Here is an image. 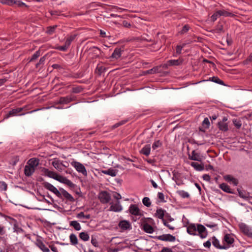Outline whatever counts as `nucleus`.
I'll return each instance as SVG.
<instances>
[{
    "label": "nucleus",
    "mask_w": 252,
    "mask_h": 252,
    "mask_svg": "<svg viewBox=\"0 0 252 252\" xmlns=\"http://www.w3.org/2000/svg\"><path fill=\"white\" fill-rule=\"evenodd\" d=\"M190 165L197 171H202L204 168L203 165H202L197 162H192L190 163Z\"/></svg>",
    "instance_id": "obj_34"
},
{
    "label": "nucleus",
    "mask_w": 252,
    "mask_h": 252,
    "mask_svg": "<svg viewBox=\"0 0 252 252\" xmlns=\"http://www.w3.org/2000/svg\"><path fill=\"white\" fill-rule=\"evenodd\" d=\"M202 125L205 126V127H207V128H208L209 126H210V122H209V120L208 119V118H205L203 122H202Z\"/></svg>",
    "instance_id": "obj_59"
},
{
    "label": "nucleus",
    "mask_w": 252,
    "mask_h": 252,
    "mask_svg": "<svg viewBox=\"0 0 252 252\" xmlns=\"http://www.w3.org/2000/svg\"><path fill=\"white\" fill-rule=\"evenodd\" d=\"M165 212L166 211L162 208H158L157 209L155 215L156 217L161 220L163 221V220H165L164 219V216H165Z\"/></svg>",
    "instance_id": "obj_22"
},
{
    "label": "nucleus",
    "mask_w": 252,
    "mask_h": 252,
    "mask_svg": "<svg viewBox=\"0 0 252 252\" xmlns=\"http://www.w3.org/2000/svg\"><path fill=\"white\" fill-rule=\"evenodd\" d=\"M224 179L227 181V182H230L231 181H232V180L233 179H234L235 178L233 177L231 175H226L224 176Z\"/></svg>",
    "instance_id": "obj_61"
},
{
    "label": "nucleus",
    "mask_w": 252,
    "mask_h": 252,
    "mask_svg": "<svg viewBox=\"0 0 252 252\" xmlns=\"http://www.w3.org/2000/svg\"><path fill=\"white\" fill-rule=\"evenodd\" d=\"M161 252H173L171 249L167 248V247H163Z\"/></svg>",
    "instance_id": "obj_64"
},
{
    "label": "nucleus",
    "mask_w": 252,
    "mask_h": 252,
    "mask_svg": "<svg viewBox=\"0 0 252 252\" xmlns=\"http://www.w3.org/2000/svg\"><path fill=\"white\" fill-rule=\"evenodd\" d=\"M98 198L101 203L107 204L111 200V195L106 191H101L98 194Z\"/></svg>",
    "instance_id": "obj_4"
},
{
    "label": "nucleus",
    "mask_w": 252,
    "mask_h": 252,
    "mask_svg": "<svg viewBox=\"0 0 252 252\" xmlns=\"http://www.w3.org/2000/svg\"><path fill=\"white\" fill-rule=\"evenodd\" d=\"M76 96L70 94L65 96L60 97L57 101L56 103L58 104H67L69 103L75 101Z\"/></svg>",
    "instance_id": "obj_2"
},
{
    "label": "nucleus",
    "mask_w": 252,
    "mask_h": 252,
    "mask_svg": "<svg viewBox=\"0 0 252 252\" xmlns=\"http://www.w3.org/2000/svg\"><path fill=\"white\" fill-rule=\"evenodd\" d=\"M189 158L192 160L201 161L202 160V157L200 153H196L195 150H193L191 154H189Z\"/></svg>",
    "instance_id": "obj_11"
},
{
    "label": "nucleus",
    "mask_w": 252,
    "mask_h": 252,
    "mask_svg": "<svg viewBox=\"0 0 252 252\" xmlns=\"http://www.w3.org/2000/svg\"><path fill=\"white\" fill-rule=\"evenodd\" d=\"M223 242L225 245H227V246L230 247V245L234 243V239L232 235L229 234H226L224 237Z\"/></svg>",
    "instance_id": "obj_17"
},
{
    "label": "nucleus",
    "mask_w": 252,
    "mask_h": 252,
    "mask_svg": "<svg viewBox=\"0 0 252 252\" xmlns=\"http://www.w3.org/2000/svg\"><path fill=\"white\" fill-rule=\"evenodd\" d=\"M40 55V52L39 50H38L36 51L33 55L32 56L30 62H32L34 60H36L37 58H38Z\"/></svg>",
    "instance_id": "obj_51"
},
{
    "label": "nucleus",
    "mask_w": 252,
    "mask_h": 252,
    "mask_svg": "<svg viewBox=\"0 0 252 252\" xmlns=\"http://www.w3.org/2000/svg\"><path fill=\"white\" fill-rule=\"evenodd\" d=\"M44 187L54 193L57 197L61 198V193L60 191L53 185L48 182H45L43 184Z\"/></svg>",
    "instance_id": "obj_7"
},
{
    "label": "nucleus",
    "mask_w": 252,
    "mask_h": 252,
    "mask_svg": "<svg viewBox=\"0 0 252 252\" xmlns=\"http://www.w3.org/2000/svg\"><path fill=\"white\" fill-rule=\"evenodd\" d=\"M59 182L65 184L71 188H73L75 186V185L71 181L62 176Z\"/></svg>",
    "instance_id": "obj_29"
},
{
    "label": "nucleus",
    "mask_w": 252,
    "mask_h": 252,
    "mask_svg": "<svg viewBox=\"0 0 252 252\" xmlns=\"http://www.w3.org/2000/svg\"><path fill=\"white\" fill-rule=\"evenodd\" d=\"M39 159L37 158H30L27 162V164L33 167L35 169L36 167L39 164Z\"/></svg>",
    "instance_id": "obj_18"
},
{
    "label": "nucleus",
    "mask_w": 252,
    "mask_h": 252,
    "mask_svg": "<svg viewBox=\"0 0 252 252\" xmlns=\"http://www.w3.org/2000/svg\"><path fill=\"white\" fill-rule=\"evenodd\" d=\"M68 48L69 47L65 44H64V45L58 46L56 47V49L62 51H66Z\"/></svg>",
    "instance_id": "obj_58"
},
{
    "label": "nucleus",
    "mask_w": 252,
    "mask_h": 252,
    "mask_svg": "<svg viewBox=\"0 0 252 252\" xmlns=\"http://www.w3.org/2000/svg\"><path fill=\"white\" fill-rule=\"evenodd\" d=\"M189 29H190V27L188 25H185L182 28V29L179 32V33L180 34H184L187 33L189 31Z\"/></svg>",
    "instance_id": "obj_50"
},
{
    "label": "nucleus",
    "mask_w": 252,
    "mask_h": 252,
    "mask_svg": "<svg viewBox=\"0 0 252 252\" xmlns=\"http://www.w3.org/2000/svg\"><path fill=\"white\" fill-rule=\"evenodd\" d=\"M56 28H57V26H54L52 27H47L46 33L50 35L52 34L53 33L55 32Z\"/></svg>",
    "instance_id": "obj_48"
},
{
    "label": "nucleus",
    "mask_w": 252,
    "mask_h": 252,
    "mask_svg": "<svg viewBox=\"0 0 252 252\" xmlns=\"http://www.w3.org/2000/svg\"><path fill=\"white\" fill-rule=\"evenodd\" d=\"M151 152V146L149 144L146 145L144 146L141 150L140 151V153L146 156H148Z\"/></svg>",
    "instance_id": "obj_27"
},
{
    "label": "nucleus",
    "mask_w": 252,
    "mask_h": 252,
    "mask_svg": "<svg viewBox=\"0 0 252 252\" xmlns=\"http://www.w3.org/2000/svg\"><path fill=\"white\" fill-rule=\"evenodd\" d=\"M35 169L33 167H31L28 165L25 166L24 168V174L27 177L31 176L33 173L35 172Z\"/></svg>",
    "instance_id": "obj_20"
},
{
    "label": "nucleus",
    "mask_w": 252,
    "mask_h": 252,
    "mask_svg": "<svg viewBox=\"0 0 252 252\" xmlns=\"http://www.w3.org/2000/svg\"><path fill=\"white\" fill-rule=\"evenodd\" d=\"M91 243L95 247H98V243L97 239L93 236H92Z\"/></svg>",
    "instance_id": "obj_57"
},
{
    "label": "nucleus",
    "mask_w": 252,
    "mask_h": 252,
    "mask_svg": "<svg viewBox=\"0 0 252 252\" xmlns=\"http://www.w3.org/2000/svg\"><path fill=\"white\" fill-rule=\"evenodd\" d=\"M220 188L224 192L227 193H232L229 187L225 183H222L220 185Z\"/></svg>",
    "instance_id": "obj_37"
},
{
    "label": "nucleus",
    "mask_w": 252,
    "mask_h": 252,
    "mask_svg": "<svg viewBox=\"0 0 252 252\" xmlns=\"http://www.w3.org/2000/svg\"><path fill=\"white\" fill-rule=\"evenodd\" d=\"M214 33H220V32H223V25L219 22L217 25L215 27V29L213 30Z\"/></svg>",
    "instance_id": "obj_30"
},
{
    "label": "nucleus",
    "mask_w": 252,
    "mask_h": 252,
    "mask_svg": "<svg viewBox=\"0 0 252 252\" xmlns=\"http://www.w3.org/2000/svg\"><path fill=\"white\" fill-rule=\"evenodd\" d=\"M79 238L84 241H87L89 240L90 237L88 233L82 232L79 235Z\"/></svg>",
    "instance_id": "obj_40"
},
{
    "label": "nucleus",
    "mask_w": 252,
    "mask_h": 252,
    "mask_svg": "<svg viewBox=\"0 0 252 252\" xmlns=\"http://www.w3.org/2000/svg\"><path fill=\"white\" fill-rule=\"evenodd\" d=\"M196 229L198 233V235L201 239H204L207 237L208 232L204 225L200 224H197Z\"/></svg>",
    "instance_id": "obj_9"
},
{
    "label": "nucleus",
    "mask_w": 252,
    "mask_h": 252,
    "mask_svg": "<svg viewBox=\"0 0 252 252\" xmlns=\"http://www.w3.org/2000/svg\"><path fill=\"white\" fill-rule=\"evenodd\" d=\"M52 165L59 172H62L63 170L62 165V161L58 158L54 159Z\"/></svg>",
    "instance_id": "obj_15"
},
{
    "label": "nucleus",
    "mask_w": 252,
    "mask_h": 252,
    "mask_svg": "<svg viewBox=\"0 0 252 252\" xmlns=\"http://www.w3.org/2000/svg\"><path fill=\"white\" fill-rule=\"evenodd\" d=\"M233 123L237 128L239 129L241 127L242 123L241 121L234 119L233 120Z\"/></svg>",
    "instance_id": "obj_54"
},
{
    "label": "nucleus",
    "mask_w": 252,
    "mask_h": 252,
    "mask_svg": "<svg viewBox=\"0 0 252 252\" xmlns=\"http://www.w3.org/2000/svg\"><path fill=\"white\" fill-rule=\"evenodd\" d=\"M219 11L220 12V13H219V14H220V16H223L224 17H233L235 16L234 14H233L231 12H229L226 11L224 9L220 10Z\"/></svg>",
    "instance_id": "obj_33"
},
{
    "label": "nucleus",
    "mask_w": 252,
    "mask_h": 252,
    "mask_svg": "<svg viewBox=\"0 0 252 252\" xmlns=\"http://www.w3.org/2000/svg\"><path fill=\"white\" fill-rule=\"evenodd\" d=\"M7 188V184L4 182L0 181V191H5Z\"/></svg>",
    "instance_id": "obj_52"
},
{
    "label": "nucleus",
    "mask_w": 252,
    "mask_h": 252,
    "mask_svg": "<svg viewBox=\"0 0 252 252\" xmlns=\"http://www.w3.org/2000/svg\"><path fill=\"white\" fill-rule=\"evenodd\" d=\"M160 67V66H156L151 69L146 70L145 71L144 74L159 73L160 72V71L159 70Z\"/></svg>",
    "instance_id": "obj_36"
},
{
    "label": "nucleus",
    "mask_w": 252,
    "mask_h": 252,
    "mask_svg": "<svg viewBox=\"0 0 252 252\" xmlns=\"http://www.w3.org/2000/svg\"><path fill=\"white\" fill-rule=\"evenodd\" d=\"M122 51L121 48H115L110 58L115 59H119L121 56Z\"/></svg>",
    "instance_id": "obj_26"
},
{
    "label": "nucleus",
    "mask_w": 252,
    "mask_h": 252,
    "mask_svg": "<svg viewBox=\"0 0 252 252\" xmlns=\"http://www.w3.org/2000/svg\"><path fill=\"white\" fill-rule=\"evenodd\" d=\"M129 211L130 213L134 216H140L141 213L140 209L136 205L132 204L129 207Z\"/></svg>",
    "instance_id": "obj_14"
},
{
    "label": "nucleus",
    "mask_w": 252,
    "mask_h": 252,
    "mask_svg": "<svg viewBox=\"0 0 252 252\" xmlns=\"http://www.w3.org/2000/svg\"><path fill=\"white\" fill-rule=\"evenodd\" d=\"M143 204L146 207H149L151 205V202L150 199L148 197H145L142 199Z\"/></svg>",
    "instance_id": "obj_45"
},
{
    "label": "nucleus",
    "mask_w": 252,
    "mask_h": 252,
    "mask_svg": "<svg viewBox=\"0 0 252 252\" xmlns=\"http://www.w3.org/2000/svg\"><path fill=\"white\" fill-rule=\"evenodd\" d=\"M101 172L104 174L110 175L112 177H115L118 173V170L112 168H110L108 170H102Z\"/></svg>",
    "instance_id": "obj_25"
},
{
    "label": "nucleus",
    "mask_w": 252,
    "mask_h": 252,
    "mask_svg": "<svg viewBox=\"0 0 252 252\" xmlns=\"http://www.w3.org/2000/svg\"><path fill=\"white\" fill-rule=\"evenodd\" d=\"M111 206L109 209V211H113L115 212H121L123 207L120 204V202L118 201L116 203H113L112 202L110 203Z\"/></svg>",
    "instance_id": "obj_10"
},
{
    "label": "nucleus",
    "mask_w": 252,
    "mask_h": 252,
    "mask_svg": "<svg viewBox=\"0 0 252 252\" xmlns=\"http://www.w3.org/2000/svg\"><path fill=\"white\" fill-rule=\"evenodd\" d=\"M42 171L43 172L45 175L47 176L50 178H53L59 182L60 180V179L62 176L61 175L58 174L56 172L50 171L48 169L46 168H43L42 169Z\"/></svg>",
    "instance_id": "obj_8"
},
{
    "label": "nucleus",
    "mask_w": 252,
    "mask_h": 252,
    "mask_svg": "<svg viewBox=\"0 0 252 252\" xmlns=\"http://www.w3.org/2000/svg\"><path fill=\"white\" fill-rule=\"evenodd\" d=\"M69 224L71 226L73 227V228L76 230L78 231L81 229V227L80 223L76 220L71 221L69 223Z\"/></svg>",
    "instance_id": "obj_35"
},
{
    "label": "nucleus",
    "mask_w": 252,
    "mask_h": 252,
    "mask_svg": "<svg viewBox=\"0 0 252 252\" xmlns=\"http://www.w3.org/2000/svg\"><path fill=\"white\" fill-rule=\"evenodd\" d=\"M83 90V88L80 86H72V90L71 92L72 93L78 94L81 92Z\"/></svg>",
    "instance_id": "obj_39"
},
{
    "label": "nucleus",
    "mask_w": 252,
    "mask_h": 252,
    "mask_svg": "<svg viewBox=\"0 0 252 252\" xmlns=\"http://www.w3.org/2000/svg\"><path fill=\"white\" fill-rule=\"evenodd\" d=\"M219 13H220V12L218 10L212 15L211 18L212 21H215L217 19L218 17L220 16Z\"/></svg>",
    "instance_id": "obj_55"
},
{
    "label": "nucleus",
    "mask_w": 252,
    "mask_h": 252,
    "mask_svg": "<svg viewBox=\"0 0 252 252\" xmlns=\"http://www.w3.org/2000/svg\"><path fill=\"white\" fill-rule=\"evenodd\" d=\"M23 108L21 107H17L14 109H12L10 111H9V112L6 114L4 116V119H7L11 117H14L16 116H21L24 115L25 114V113H21H21L23 110Z\"/></svg>",
    "instance_id": "obj_6"
},
{
    "label": "nucleus",
    "mask_w": 252,
    "mask_h": 252,
    "mask_svg": "<svg viewBox=\"0 0 252 252\" xmlns=\"http://www.w3.org/2000/svg\"><path fill=\"white\" fill-rule=\"evenodd\" d=\"M212 244L217 249H227L229 248V246H227L225 245V244H223V245H220V244L219 241L216 238V237L213 236L212 238Z\"/></svg>",
    "instance_id": "obj_12"
},
{
    "label": "nucleus",
    "mask_w": 252,
    "mask_h": 252,
    "mask_svg": "<svg viewBox=\"0 0 252 252\" xmlns=\"http://www.w3.org/2000/svg\"><path fill=\"white\" fill-rule=\"evenodd\" d=\"M122 25L124 27L126 28H130L131 27V24L126 20L123 21Z\"/></svg>",
    "instance_id": "obj_60"
},
{
    "label": "nucleus",
    "mask_w": 252,
    "mask_h": 252,
    "mask_svg": "<svg viewBox=\"0 0 252 252\" xmlns=\"http://www.w3.org/2000/svg\"><path fill=\"white\" fill-rule=\"evenodd\" d=\"M178 194L182 198H189V194L183 190H180L177 191Z\"/></svg>",
    "instance_id": "obj_43"
},
{
    "label": "nucleus",
    "mask_w": 252,
    "mask_h": 252,
    "mask_svg": "<svg viewBox=\"0 0 252 252\" xmlns=\"http://www.w3.org/2000/svg\"><path fill=\"white\" fill-rule=\"evenodd\" d=\"M203 246L204 247L209 249L211 246V241L209 240L206 241V242L204 243Z\"/></svg>",
    "instance_id": "obj_63"
},
{
    "label": "nucleus",
    "mask_w": 252,
    "mask_h": 252,
    "mask_svg": "<svg viewBox=\"0 0 252 252\" xmlns=\"http://www.w3.org/2000/svg\"><path fill=\"white\" fill-rule=\"evenodd\" d=\"M76 35L75 34L71 35L67 37L65 44L69 47L71 42L74 40Z\"/></svg>",
    "instance_id": "obj_38"
},
{
    "label": "nucleus",
    "mask_w": 252,
    "mask_h": 252,
    "mask_svg": "<svg viewBox=\"0 0 252 252\" xmlns=\"http://www.w3.org/2000/svg\"><path fill=\"white\" fill-rule=\"evenodd\" d=\"M142 229L147 233H153L154 232V228L148 222H144L142 226Z\"/></svg>",
    "instance_id": "obj_19"
},
{
    "label": "nucleus",
    "mask_w": 252,
    "mask_h": 252,
    "mask_svg": "<svg viewBox=\"0 0 252 252\" xmlns=\"http://www.w3.org/2000/svg\"><path fill=\"white\" fill-rule=\"evenodd\" d=\"M36 245L43 252H50L49 249L41 241H38Z\"/></svg>",
    "instance_id": "obj_31"
},
{
    "label": "nucleus",
    "mask_w": 252,
    "mask_h": 252,
    "mask_svg": "<svg viewBox=\"0 0 252 252\" xmlns=\"http://www.w3.org/2000/svg\"><path fill=\"white\" fill-rule=\"evenodd\" d=\"M150 237L155 239H158L159 240L165 242H175L176 240L175 236L170 234H165L161 235L156 236H151Z\"/></svg>",
    "instance_id": "obj_1"
},
{
    "label": "nucleus",
    "mask_w": 252,
    "mask_h": 252,
    "mask_svg": "<svg viewBox=\"0 0 252 252\" xmlns=\"http://www.w3.org/2000/svg\"><path fill=\"white\" fill-rule=\"evenodd\" d=\"M12 223H13V232H16L17 234L19 233H24V230L20 227H19L17 221L15 219H12Z\"/></svg>",
    "instance_id": "obj_16"
},
{
    "label": "nucleus",
    "mask_w": 252,
    "mask_h": 252,
    "mask_svg": "<svg viewBox=\"0 0 252 252\" xmlns=\"http://www.w3.org/2000/svg\"><path fill=\"white\" fill-rule=\"evenodd\" d=\"M14 3H13V5H16L17 7H27V5L24 2L21 1V0H14Z\"/></svg>",
    "instance_id": "obj_46"
},
{
    "label": "nucleus",
    "mask_w": 252,
    "mask_h": 252,
    "mask_svg": "<svg viewBox=\"0 0 252 252\" xmlns=\"http://www.w3.org/2000/svg\"><path fill=\"white\" fill-rule=\"evenodd\" d=\"M71 165L79 173H81L85 176H87V171L85 167L81 163L73 161L71 162Z\"/></svg>",
    "instance_id": "obj_3"
},
{
    "label": "nucleus",
    "mask_w": 252,
    "mask_h": 252,
    "mask_svg": "<svg viewBox=\"0 0 252 252\" xmlns=\"http://www.w3.org/2000/svg\"><path fill=\"white\" fill-rule=\"evenodd\" d=\"M162 145V142L159 140H156L152 145V148L154 150L160 147Z\"/></svg>",
    "instance_id": "obj_47"
},
{
    "label": "nucleus",
    "mask_w": 252,
    "mask_h": 252,
    "mask_svg": "<svg viewBox=\"0 0 252 252\" xmlns=\"http://www.w3.org/2000/svg\"><path fill=\"white\" fill-rule=\"evenodd\" d=\"M168 63L170 66L179 65L182 63V61L180 60H170L168 61Z\"/></svg>",
    "instance_id": "obj_41"
},
{
    "label": "nucleus",
    "mask_w": 252,
    "mask_h": 252,
    "mask_svg": "<svg viewBox=\"0 0 252 252\" xmlns=\"http://www.w3.org/2000/svg\"><path fill=\"white\" fill-rule=\"evenodd\" d=\"M227 118L226 117H223L222 122H220L218 123V127L220 130L223 131H226L228 130V125L226 121H227Z\"/></svg>",
    "instance_id": "obj_13"
},
{
    "label": "nucleus",
    "mask_w": 252,
    "mask_h": 252,
    "mask_svg": "<svg viewBox=\"0 0 252 252\" xmlns=\"http://www.w3.org/2000/svg\"><path fill=\"white\" fill-rule=\"evenodd\" d=\"M186 44H183L182 45H177L176 48V55L175 56H177V55H180L182 53V49L185 46Z\"/></svg>",
    "instance_id": "obj_44"
},
{
    "label": "nucleus",
    "mask_w": 252,
    "mask_h": 252,
    "mask_svg": "<svg viewBox=\"0 0 252 252\" xmlns=\"http://www.w3.org/2000/svg\"><path fill=\"white\" fill-rule=\"evenodd\" d=\"M158 197L159 201L161 202H165L166 200L164 199V195L162 192H158Z\"/></svg>",
    "instance_id": "obj_56"
},
{
    "label": "nucleus",
    "mask_w": 252,
    "mask_h": 252,
    "mask_svg": "<svg viewBox=\"0 0 252 252\" xmlns=\"http://www.w3.org/2000/svg\"><path fill=\"white\" fill-rule=\"evenodd\" d=\"M59 189L60 190V193H61V198H62L63 195L69 201H73L74 200L73 196L67 191L62 188H60Z\"/></svg>",
    "instance_id": "obj_23"
},
{
    "label": "nucleus",
    "mask_w": 252,
    "mask_h": 252,
    "mask_svg": "<svg viewBox=\"0 0 252 252\" xmlns=\"http://www.w3.org/2000/svg\"><path fill=\"white\" fill-rule=\"evenodd\" d=\"M209 80H210L211 81H213V82L216 83L217 84H220V85L224 84L223 82L221 80H220L219 77H218L217 76H213L212 77H210V78H209Z\"/></svg>",
    "instance_id": "obj_42"
},
{
    "label": "nucleus",
    "mask_w": 252,
    "mask_h": 252,
    "mask_svg": "<svg viewBox=\"0 0 252 252\" xmlns=\"http://www.w3.org/2000/svg\"><path fill=\"white\" fill-rule=\"evenodd\" d=\"M162 222H163V224L165 226H166L167 227H168L169 229L174 230L175 229L174 226L169 224V222L167 220H163Z\"/></svg>",
    "instance_id": "obj_53"
},
{
    "label": "nucleus",
    "mask_w": 252,
    "mask_h": 252,
    "mask_svg": "<svg viewBox=\"0 0 252 252\" xmlns=\"http://www.w3.org/2000/svg\"><path fill=\"white\" fill-rule=\"evenodd\" d=\"M45 59L46 58L45 56L41 57L40 59L39 62L36 64V67H37L40 64H43L45 61Z\"/></svg>",
    "instance_id": "obj_62"
},
{
    "label": "nucleus",
    "mask_w": 252,
    "mask_h": 252,
    "mask_svg": "<svg viewBox=\"0 0 252 252\" xmlns=\"http://www.w3.org/2000/svg\"><path fill=\"white\" fill-rule=\"evenodd\" d=\"M237 191L238 192L239 196L242 198L248 199L252 198V197L250 196L249 192H247L244 190L238 189H237Z\"/></svg>",
    "instance_id": "obj_28"
},
{
    "label": "nucleus",
    "mask_w": 252,
    "mask_h": 252,
    "mask_svg": "<svg viewBox=\"0 0 252 252\" xmlns=\"http://www.w3.org/2000/svg\"><path fill=\"white\" fill-rule=\"evenodd\" d=\"M238 226L240 230L248 237L252 238V229L245 223L241 222Z\"/></svg>",
    "instance_id": "obj_5"
},
{
    "label": "nucleus",
    "mask_w": 252,
    "mask_h": 252,
    "mask_svg": "<svg viewBox=\"0 0 252 252\" xmlns=\"http://www.w3.org/2000/svg\"><path fill=\"white\" fill-rule=\"evenodd\" d=\"M70 244L73 246L78 244V240L75 234L71 233L69 236Z\"/></svg>",
    "instance_id": "obj_32"
},
{
    "label": "nucleus",
    "mask_w": 252,
    "mask_h": 252,
    "mask_svg": "<svg viewBox=\"0 0 252 252\" xmlns=\"http://www.w3.org/2000/svg\"><path fill=\"white\" fill-rule=\"evenodd\" d=\"M119 226L123 230L130 229L131 225L129 222L126 220H122L119 223Z\"/></svg>",
    "instance_id": "obj_24"
},
{
    "label": "nucleus",
    "mask_w": 252,
    "mask_h": 252,
    "mask_svg": "<svg viewBox=\"0 0 252 252\" xmlns=\"http://www.w3.org/2000/svg\"><path fill=\"white\" fill-rule=\"evenodd\" d=\"M197 225L194 223L189 224L187 227V231L190 235H196V229Z\"/></svg>",
    "instance_id": "obj_21"
},
{
    "label": "nucleus",
    "mask_w": 252,
    "mask_h": 252,
    "mask_svg": "<svg viewBox=\"0 0 252 252\" xmlns=\"http://www.w3.org/2000/svg\"><path fill=\"white\" fill-rule=\"evenodd\" d=\"M0 2L3 4L13 6L14 1V0H0Z\"/></svg>",
    "instance_id": "obj_49"
}]
</instances>
